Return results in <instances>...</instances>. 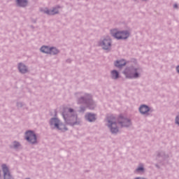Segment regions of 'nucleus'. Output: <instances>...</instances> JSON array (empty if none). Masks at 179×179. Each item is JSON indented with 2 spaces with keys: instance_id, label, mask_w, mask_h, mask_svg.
Here are the masks:
<instances>
[{
  "instance_id": "obj_21",
  "label": "nucleus",
  "mask_w": 179,
  "mask_h": 179,
  "mask_svg": "<svg viewBox=\"0 0 179 179\" xmlns=\"http://www.w3.org/2000/svg\"><path fill=\"white\" fill-rule=\"evenodd\" d=\"M176 124H178V125H179V115L176 117Z\"/></svg>"
},
{
  "instance_id": "obj_23",
  "label": "nucleus",
  "mask_w": 179,
  "mask_h": 179,
  "mask_svg": "<svg viewBox=\"0 0 179 179\" xmlns=\"http://www.w3.org/2000/svg\"><path fill=\"white\" fill-rule=\"evenodd\" d=\"M173 7L174 8H178V6H177V4H174Z\"/></svg>"
},
{
  "instance_id": "obj_22",
  "label": "nucleus",
  "mask_w": 179,
  "mask_h": 179,
  "mask_svg": "<svg viewBox=\"0 0 179 179\" xmlns=\"http://www.w3.org/2000/svg\"><path fill=\"white\" fill-rule=\"evenodd\" d=\"M176 71H177V72L179 73V66H177V68H176Z\"/></svg>"
},
{
  "instance_id": "obj_16",
  "label": "nucleus",
  "mask_w": 179,
  "mask_h": 179,
  "mask_svg": "<svg viewBox=\"0 0 179 179\" xmlns=\"http://www.w3.org/2000/svg\"><path fill=\"white\" fill-rule=\"evenodd\" d=\"M119 73L118 71L113 70L111 71V76L113 79H118V76H119Z\"/></svg>"
},
{
  "instance_id": "obj_24",
  "label": "nucleus",
  "mask_w": 179,
  "mask_h": 179,
  "mask_svg": "<svg viewBox=\"0 0 179 179\" xmlns=\"http://www.w3.org/2000/svg\"><path fill=\"white\" fill-rule=\"evenodd\" d=\"M90 108H93L90 107Z\"/></svg>"
},
{
  "instance_id": "obj_17",
  "label": "nucleus",
  "mask_w": 179,
  "mask_h": 179,
  "mask_svg": "<svg viewBox=\"0 0 179 179\" xmlns=\"http://www.w3.org/2000/svg\"><path fill=\"white\" fill-rule=\"evenodd\" d=\"M59 51L55 48H51L49 52V54L55 55V54H58Z\"/></svg>"
},
{
  "instance_id": "obj_5",
  "label": "nucleus",
  "mask_w": 179,
  "mask_h": 179,
  "mask_svg": "<svg viewBox=\"0 0 179 179\" xmlns=\"http://www.w3.org/2000/svg\"><path fill=\"white\" fill-rule=\"evenodd\" d=\"M126 78L132 79L134 78H139V73H138L137 69H127L124 72Z\"/></svg>"
},
{
  "instance_id": "obj_19",
  "label": "nucleus",
  "mask_w": 179,
  "mask_h": 179,
  "mask_svg": "<svg viewBox=\"0 0 179 179\" xmlns=\"http://www.w3.org/2000/svg\"><path fill=\"white\" fill-rule=\"evenodd\" d=\"M78 103H87V101H85V99L81 98V99L79 100Z\"/></svg>"
},
{
  "instance_id": "obj_4",
  "label": "nucleus",
  "mask_w": 179,
  "mask_h": 179,
  "mask_svg": "<svg viewBox=\"0 0 179 179\" xmlns=\"http://www.w3.org/2000/svg\"><path fill=\"white\" fill-rule=\"evenodd\" d=\"M50 125L51 127H55V128H57V129H59L60 131H67L68 129L62 123L59 122V120L57 118H52L50 120Z\"/></svg>"
},
{
  "instance_id": "obj_11",
  "label": "nucleus",
  "mask_w": 179,
  "mask_h": 179,
  "mask_svg": "<svg viewBox=\"0 0 179 179\" xmlns=\"http://www.w3.org/2000/svg\"><path fill=\"white\" fill-rule=\"evenodd\" d=\"M139 110H140V113H141V114H146L149 111V107H148L147 106L143 105L140 107Z\"/></svg>"
},
{
  "instance_id": "obj_12",
  "label": "nucleus",
  "mask_w": 179,
  "mask_h": 179,
  "mask_svg": "<svg viewBox=\"0 0 179 179\" xmlns=\"http://www.w3.org/2000/svg\"><path fill=\"white\" fill-rule=\"evenodd\" d=\"M126 64L127 62H125V60H120L115 62V66H117V68H121L122 66L126 65Z\"/></svg>"
},
{
  "instance_id": "obj_13",
  "label": "nucleus",
  "mask_w": 179,
  "mask_h": 179,
  "mask_svg": "<svg viewBox=\"0 0 179 179\" xmlns=\"http://www.w3.org/2000/svg\"><path fill=\"white\" fill-rule=\"evenodd\" d=\"M17 4L18 6H27V0H17Z\"/></svg>"
},
{
  "instance_id": "obj_9",
  "label": "nucleus",
  "mask_w": 179,
  "mask_h": 179,
  "mask_svg": "<svg viewBox=\"0 0 179 179\" xmlns=\"http://www.w3.org/2000/svg\"><path fill=\"white\" fill-rule=\"evenodd\" d=\"M18 69L21 73H26V72H27V67H26L24 64L22 63L19 64Z\"/></svg>"
},
{
  "instance_id": "obj_15",
  "label": "nucleus",
  "mask_w": 179,
  "mask_h": 179,
  "mask_svg": "<svg viewBox=\"0 0 179 179\" xmlns=\"http://www.w3.org/2000/svg\"><path fill=\"white\" fill-rule=\"evenodd\" d=\"M41 51L42 52H45V54H50V48H48V46H43L41 48Z\"/></svg>"
},
{
  "instance_id": "obj_2",
  "label": "nucleus",
  "mask_w": 179,
  "mask_h": 179,
  "mask_svg": "<svg viewBox=\"0 0 179 179\" xmlns=\"http://www.w3.org/2000/svg\"><path fill=\"white\" fill-rule=\"evenodd\" d=\"M110 33L112 36L117 40H125L129 37V32L127 31H118V29H112Z\"/></svg>"
},
{
  "instance_id": "obj_20",
  "label": "nucleus",
  "mask_w": 179,
  "mask_h": 179,
  "mask_svg": "<svg viewBox=\"0 0 179 179\" xmlns=\"http://www.w3.org/2000/svg\"><path fill=\"white\" fill-rule=\"evenodd\" d=\"M136 171H143V166L138 167L136 169Z\"/></svg>"
},
{
  "instance_id": "obj_8",
  "label": "nucleus",
  "mask_w": 179,
  "mask_h": 179,
  "mask_svg": "<svg viewBox=\"0 0 179 179\" xmlns=\"http://www.w3.org/2000/svg\"><path fill=\"white\" fill-rule=\"evenodd\" d=\"M102 48L103 50H109L111 47V40L109 37H107V38L104 39L101 43Z\"/></svg>"
},
{
  "instance_id": "obj_3",
  "label": "nucleus",
  "mask_w": 179,
  "mask_h": 179,
  "mask_svg": "<svg viewBox=\"0 0 179 179\" xmlns=\"http://www.w3.org/2000/svg\"><path fill=\"white\" fill-rule=\"evenodd\" d=\"M108 127L110 128L112 134H117L118 128L117 127V120L113 116L108 117Z\"/></svg>"
},
{
  "instance_id": "obj_6",
  "label": "nucleus",
  "mask_w": 179,
  "mask_h": 179,
  "mask_svg": "<svg viewBox=\"0 0 179 179\" xmlns=\"http://www.w3.org/2000/svg\"><path fill=\"white\" fill-rule=\"evenodd\" d=\"M26 139L28 142H30V143H36V142H37V137L33 131H29L26 133Z\"/></svg>"
},
{
  "instance_id": "obj_10",
  "label": "nucleus",
  "mask_w": 179,
  "mask_h": 179,
  "mask_svg": "<svg viewBox=\"0 0 179 179\" xmlns=\"http://www.w3.org/2000/svg\"><path fill=\"white\" fill-rule=\"evenodd\" d=\"M85 118L87 121H90V122H92L96 120V116L94 114L88 113L85 115Z\"/></svg>"
},
{
  "instance_id": "obj_7",
  "label": "nucleus",
  "mask_w": 179,
  "mask_h": 179,
  "mask_svg": "<svg viewBox=\"0 0 179 179\" xmlns=\"http://www.w3.org/2000/svg\"><path fill=\"white\" fill-rule=\"evenodd\" d=\"M117 121L121 127H129L131 125V121L124 116H120Z\"/></svg>"
},
{
  "instance_id": "obj_25",
  "label": "nucleus",
  "mask_w": 179,
  "mask_h": 179,
  "mask_svg": "<svg viewBox=\"0 0 179 179\" xmlns=\"http://www.w3.org/2000/svg\"><path fill=\"white\" fill-rule=\"evenodd\" d=\"M0 177H1V173H0Z\"/></svg>"
},
{
  "instance_id": "obj_1",
  "label": "nucleus",
  "mask_w": 179,
  "mask_h": 179,
  "mask_svg": "<svg viewBox=\"0 0 179 179\" xmlns=\"http://www.w3.org/2000/svg\"><path fill=\"white\" fill-rule=\"evenodd\" d=\"M62 116L66 124L75 125V124L78 123V115H76V113L72 108H63Z\"/></svg>"
},
{
  "instance_id": "obj_14",
  "label": "nucleus",
  "mask_w": 179,
  "mask_h": 179,
  "mask_svg": "<svg viewBox=\"0 0 179 179\" xmlns=\"http://www.w3.org/2000/svg\"><path fill=\"white\" fill-rule=\"evenodd\" d=\"M45 13H47V15H57L58 13V10L57 8H54L52 10H45Z\"/></svg>"
},
{
  "instance_id": "obj_18",
  "label": "nucleus",
  "mask_w": 179,
  "mask_h": 179,
  "mask_svg": "<svg viewBox=\"0 0 179 179\" xmlns=\"http://www.w3.org/2000/svg\"><path fill=\"white\" fill-rule=\"evenodd\" d=\"M19 146H20V144L18 142L13 143V148H19Z\"/></svg>"
}]
</instances>
